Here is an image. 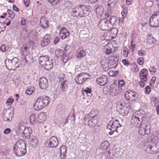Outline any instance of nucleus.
<instances>
[{
  "label": "nucleus",
  "instance_id": "9",
  "mask_svg": "<svg viewBox=\"0 0 159 159\" xmlns=\"http://www.w3.org/2000/svg\"><path fill=\"white\" fill-rule=\"evenodd\" d=\"M105 16L109 23L111 25V27L115 24L117 20V18L116 16L112 15L111 11H108L107 13H105Z\"/></svg>",
  "mask_w": 159,
  "mask_h": 159
},
{
  "label": "nucleus",
  "instance_id": "59",
  "mask_svg": "<svg viewBox=\"0 0 159 159\" xmlns=\"http://www.w3.org/2000/svg\"><path fill=\"white\" fill-rule=\"evenodd\" d=\"M112 48H107L106 49L105 53L109 55L112 53Z\"/></svg>",
  "mask_w": 159,
  "mask_h": 159
},
{
  "label": "nucleus",
  "instance_id": "16",
  "mask_svg": "<svg viewBox=\"0 0 159 159\" xmlns=\"http://www.w3.org/2000/svg\"><path fill=\"white\" fill-rule=\"evenodd\" d=\"M97 82L100 85H104L109 82L108 77L104 75H102L100 77L96 80Z\"/></svg>",
  "mask_w": 159,
  "mask_h": 159
},
{
  "label": "nucleus",
  "instance_id": "54",
  "mask_svg": "<svg viewBox=\"0 0 159 159\" xmlns=\"http://www.w3.org/2000/svg\"><path fill=\"white\" fill-rule=\"evenodd\" d=\"M83 77H84V79L85 80L90 78V75L85 73H82Z\"/></svg>",
  "mask_w": 159,
  "mask_h": 159
},
{
  "label": "nucleus",
  "instance_id": "15",
  "mask_svg": "<svg viewBox=\"0 0 159 159\" xmlns=\"http://www.w3.org/2000/svg\"><path fill=\"white\" fill-rule=\"evenodd\" d=\"M117 109L118 111L122 116L126 115L129 113V111L128 110V108L126 107L123 106L121 103L118 106Z\"/></svg>",
  "mask_w": 159,
  "mask_h": 159
},
{
  "label": "nucleus",
  "instance_id": "61",
  "mask_svg": "<svg viewBox=\"0 0 159 159\" xmlns=\"http://www.w3.org/2000/svg\"><path fill=\"white\" fill-rule=\"evenodd\" d=\"M125 82L123 80H120L118 81V84L120 86L122 87L125 84Z\"/></svg>",
  "mask_w": 159,
  "mask_h": 159
},
{
  "label": "nucleus",
  "instance_id": "55",
  "mask_svg": "<svg viewBox=\"0 0 159 159\" xmlns=\"http://www.w3.org/2000/svg\"><path fill=\"white\" fill-rule=\"evenodd\" d=\"M111 33H113L114 35H116L118 33V30L116 28H113L111 29Z\"/></svg>",
  "mask_w": 159,
  "mask_h": 159
},
{
  "label": "nucleus",
  "instance_id": "56",
  "mask_svg": "<svg viewBox=\"0 0 159 159\" xmlns=\"http://www.w3.org/2000/svg\"><path fill=\"white\" fill-rule=\"evenodd\" d=\"M156 77L155 76H153L151 80L150 83L149 84L150 85L152 86V85H153L155 83V81L156 80Z\"/></svg>",
  "mask_w": 159,
  "mask_h": 159
},
{
  "label": "nucleus",
  "instance_id": "7",
  "mask_svg": "<svg viewBox=\"0 0 159 159\" xmlns=\"http://www.w3.org/2000/svg\"><path fill=\"white\" fill-rule=\"evenodd\" d=\"M139 129V133L140 135H144L145 134L148 135L150 132V127L147 123H142Z\"/></svg>",
  "mask_w": 159,
  "mask_h": 159
},
{
  "label": "nucleus",
  "instance_id": "49",
  "mask_svg": "<svg viewBox=\"0 0 159 159\" xmlns=\"http://www.w3.org/2000/svg\"><path fill=\"white\" fill-rule=\"evenodd\" d=\"M129 50L126 48H125L123 50V55L125 57L128 56L129 53Z\"/></svg>",
  "mask_w": 159,
  "mask_h": 159
},
{
  "label": "nucleus",
  "instance_id": "47",
  "mask_svg": "<svg viewBox=\"0 0 159 159\" xmlns=\"http://www.w3.org/2000/svg\"><path fill=\"white\" fill-rule=\"evenodd\" d=\"M2 146H1L0 147V153L2 155L5 156L7 154V152L5 149H2Z\"/></svg>",
  "mask_w": 159,
  "mask_h": 159
},
{
  "label": "nucleus",
  "instance_id": "51",
  "mask_svg": "<svg viewBox=\"0 0 159 159\" xmlns=\"http://www.w3.org/2000/svg\"><path fill=\"white\" fill-rule=\"evenodd\" d=\"M138 63L140 65H142L144 63L143 58L142 57H139L137 60Z\"/></svg>",
  "mask_w": 159,
  "mask_h": 159
},
{
  "label": "nucleus",
  "instance_id": "27",
  "mask_svg": "<svg viewBox=\"0 0 159 159\" xmlns=\"http://www.w3.org/2000/svg\"><path fill=\"white\" fill-rule=\"evenodd\" d=\"M19 60V59L17 57H15L12 60H9V63L8 64H6V66H8L11 67H12L18 62Z\"/></svg>",
  "mask_w": 159,
  "mask_h": 159
},
{
  "label": "nucleus",
  "instance_id": "14",
  "mask_svg": "<svg viewBox=\"0 0 159 159\" xmlns=\"http://www.w3.org/2000/svg\"><path fill=\"white\" fill-rule=\"evenodd\" d=\"M109 61L107 67H105V70H107L109 69L115 68L118 64V60L117 58H112L109 60Z\"/></svg>",
  "mask_w": 159,
  "mask_h": 159
},
{
  "label": "nucleus",
  "instance_id": "2",
  "mask_svg": "<svg viewBox=\"0 0 159 159\" xmlns=\"http://www.w3.org/2000/svg\"><path fill=\"white\" fill-rule=\"evenodd\" d=\"M39 62L45 69L48 70L53 66L52 59L48 56H41L39 59Z\"/></svg>",
  "mask_w": 159,
  "mask_h": 159
},
{
  "label": "nucleus",
  "instance_id": "34",
  "mask_svg": "<svg viewBox=\"0 0 159 159\" xmlns=\"http://www.w3.org/2000/svg\"><path fill=\"white\" fill-rule=\"evenodd\" d=\"M116 2V0H109L107 5L108 11L111 10V9L114 7Z\"/></svg>",
  "mask_w": 159,
  "mask_h": 159
},
{
  "label": "nucleus",
  "instance_id": "63",
  "mask_svg": "<svg viewBox=\"0 0 159 159\" xmlns=\"http://www.w3.org/2000/svg\"><path fill=\"white\" fill-rule=\"evenodd\" d=\"M11 129L9 128L5 129L4 131V133L5 134H8L11 132Z\"/></svg>",
  "mask_w": 159,
  "mask_h": 159
},
{
  "label": "nucleus",
  "instance_id": "25",
  "mask_svg": "<svg viewBox=\"0 0 159 159\" xmlns=\"http://www.w3.org/2000/svg\"><path fill=\"white\" fill-rule=\"evenodd\" d=\"M98 121V119L90 118L88 120V124L90 127H93L97 124Z\"/></svg>",
  "mask_w": 159,
  "mask_h": 159
},
{
  "label": "nucleus",
  "instance_id": "44",
  "mask_svg": "<svg viewBox=\"0 0 159 159\" xmlns=\"http://www.w3.org/2000/svg\"><path fill=\"white\" fill-rule=\"evenodd\" d=\"M7 12L9 15V17L10 18H13L15 15V12L11 10H8Z\"/></svg>",
  "mask_w": 159,
  "mask_h": 159
},
{
  "label": "nucleus",
  "instance_id": "53",
  "mask_svg": "<svg viewBox=\"0 0 159 159\" xmlns=\"http://www.w3.org/2000/svg\"><path fill=\"white\" fill-rule=\"evenodd\" d=\"M133 70L134 72H137L139 70V68L136 64H134L132 65Z\"/></svg>",
  "mask_w": 159,
  "mask_h": 159
},
{
  "label": "nucleus",
  "instance_id": "1",
  "mask_svg": "<svg viewBox=\"0 0 159 159\" xmlns=\"http://www.w3.org/2000/svg\"><path fill=\"white\" fill-rule=\"evenodd\" d=\"M14 154L18 157L24 156L26 152V143L22 140L18 141L14 145L13 148Z\"/></svg>",
  "mask_w": 159,
  "mask_h": 159
},
{
  "label": "nucleus",
  "instance_id": "35",
  "mask_svg": "<svg viewBox=\"0 0 159 159\" xmlns=\"http://www.w3.org/2000/svg\"><path fill=\"white\" fill-rule=\"evenodd\" d=\"M109 145V143L108 141H104L101 143L100 148L103 151H105L107 149Z\"/></svg>",
  "mask_w": 159,
  "mask_h": 159
},
{
  "label": "nucleus",
  "instance_id": "45",
  "mask_svg": "<svg viewBox=\"0 0 159 159\" xmlns=\"http://www.w3.org/2000/svg\"><path fill=\"white\" fill-rule=\"evenodd\" d=\"M86 52L84 51H81L77 57L78 58H80L85 56Z\"/></svg>",
  "mask_w": 159,
  "mask_h": 159
},
{
  "label": "nucleus",
  "instance_id": "26",
  "mask_svg": "<svg viewBox=\"0 0 159 159\" xmlns=\"http://www.w3.org/2000/svg\"><path fill=\"white\" fill-rule=\"evenodd\" d=\"M82 9L84 12V14L85 16L88 15L89 13L92 10V7L89 5L81 6Z\"/></svg>",
  "mask_w": 159,
  "mask_h": 159
},
{
  "label": "nucleus",
  "instance_id": "17",
  "mask_svg": "<svg viewBox=\"0 0 159 159\" xmlns=\"http://www.w3.org/2000/svg\"><path fill=\"white\" fill-rule=\"evenodd\" d=\"M39 84L40 88L43 89H46L48 85V80L44 77H42L40 78Z\"/></svg>",
  "mask_w": 159,
  "mask_h": 159
},
{
  "label": "nucleus",
  "instance_id": "62",
  "mask_svg": "<svg viewBox=\"0 0 159 159\" xmlns=\"http://www.w3.org/2000/svg\"><path fill=\"white\" fill-rule=\"evenodd\" d=\"M138 54L140 56H143V55H145L146 53L144 50H139L138 51Z\"/></svg>",
  "mask_w": 159,
  "mask_h": 159
},
{
  "label": "nucleus",
  "instance_id": "42",
  "mask_svg": "<svg viewBox=\"0 0 159 159\" xmlns=\"http://www.w3.org/2000/svg\"><path fill=\"white\" fill-rule=\"evenodd\" d=\"M14 101V99L11 96L7 99L6 103L7 105L10 106L13 102Z\"/></svg>",
  "mask_w": 159,
  "mask_h": 159
},
{
  "label": "nucleus",
  "instance_id": "60",
  "mask_svg": "<svg viewBox=\"0 0 159 159\" xmlns=\"http://www.w3.org/2000/svg\"><path fill=\"white\" fill-rule=\"evenodd\" d=\"M107 127L108 128L109 126L111 127V128H113L114 126V121L113 120H111L110 121L109 123L107 125Z\"/></svg>",
  "mask_w": 159,
  "mask_h": 159
},
{
  "label": "nucleus",
  "instance_id": "30",
  "mask_svg": "<svg viewBox=\"0 0 159 159\" xmlns=\"http://www.w3.org/2000/svg\"><path fill=\"white\" fill-rule=\"evenodd\" d=\"M88 30H85L81 31L80 33V37L83 39H86L89 37Z\"/></svg>",
  "mask_w": 159,
  "mask_h": 159
},
{
  "label": "nucleus",
  "instance_id": "3",
  "mask_svg": "<svg viewBox=\"0 0 159 159\" xmlns=\"http://www.w3.org/2000/svg\"><path fill=\"white\" fill-rule=\"evenodd\" d=\"M13 109V108L10 107L4 110L2 116L3 121L7 122L11 121L14 114Z\"/></svg>",
  "mask_w": 159,
  "mask_h": 159
},
{
  "label": "nucleus",
  "instance_id": "33",
  "mask_svg": "<svg viewBox=\"0 0 159 159\" xmlns=\"http://www.w3.org/2000/svg\"><path fill=\"white\" fill-rule=\"evenodd\" d=\"M41 97L42 100H43V103H44L43 104L44 105V106L46 107L48 106L50 100V98L47 96Z\"/></svg>",
  "mask_w": 159,
  "mask_h": 159
},
{
  "label": "nucleus",
  "instance_id": "58",
  "mask_svg": "<svg viewBox=\"0 0 159 159\" xmlns=\"http://www.w3.org/2000/svg\"><path fill=\"white\" fill-rule=\"evenodd\" d=\"M85 92L86 94L90 93L91 92V89L89 88H86V89H84L83 92Z\"/></svg>",
  "mask_w": 159,
  "mask_h": 159
},
{
  "label": "nucleus",
  "instance_id": "36",
  "mask_svg": "<svg viewBox=\"0 0 159 159\" xmlns=\"http://www.w3.org/2000/svg\"><path fill=\"white\" fill-rule=\"evenodd\" d=\"M156 41L155 39L151 36L149 35L146 39V42L149 44L153 43Z\"/></svg>",
  "mask_w": 159,
  "mask_h": 159
},
{
  "label": "nucleus",
  "instance_id": "39",
  "mask_svg": "<svg viewBox=\"0 0 159 159\" xmlns=\"http://www.w3.org/2000/svg\"><path fill=\"white\" fill-rule=\"evenodd\" d=\"M64 51L65 53L64 54H63V55H62L61 58V60H62L63 61L64 63H66L69 57L68 54L66 53V50H65Z\"/></svg>",
  "mask_w": 159,
  "mask_h": 159
},
{
  "label": "nucleus",
  "instance_id": "28",
  "mask_svg": "<svg viewBox=\"0 0 159 159\" xmlns=\"http://www.w3.org/2000/svg\"><path fill=\"white\" fill-rule=\"evenodd\" d=\"M46 114L44 112H41L40 113L37 118V120L39 122L45 120L46 119Z\"/></svg>",
  "mask_w": 159,
  "mask_h": 159
},
{
  "label": "nucleus",
  "instance_id": "52",
  "mask_svg": "<svg viewBox=\"0 0 159 159\" xmlns=\"http://www.w3.org/2000/svg\"><path fill=\"white\" fill-rule=\"evenodd\" d=\"M149 70L151 74L154 75L156 71V69L154 66H151L149 68Z\"/></svg>",
  "mask_w": 159,
  "mask_h": 159
},
{
  "label": "nucleus",
  "instance_id": "46",
  "mask_svg": "<svg viewBox=\"0 0 159 159\" xmlns=\"http://www.w3.org/2000/svg\"><path fill=\"white\" fill-rule=\"evenodd\" d=\"M147 75H141L140 74V78L143 81H144V82H146L147 80Z\"/></svg>",
  "mask_w": 159,
  "mask_h": 159
},
{
  "label": "nucleus",
  "instance_id": "24",
  "mask_svg": "<svg viewBox=\"0 0 159 159\" xmlns=\"http://www.w3.org/2000/svg\"><path fill=\"white\" fill-rule=\"evenodd\" d=\"M84 78V77H83L81 73L78 75V76L75 78V80L77 84H81L85 80Z\"/></svg>",
  "mask_w": 159,
  "mask_h": 159
},
{
  "label": "nucleus",
  "instance_id": "10",
  "mask_svg": "<svg viewBox=\"0 0 159 159\" xmlns=\"http://www.w3.org/2000/svg\"><path fill=\"white\" fill-rule=\"evenodd\" d=\"M94 8L96 13L97 17L98 19H100L104 13V7L103 5L101 3L96 4L94 7Z\"/></svg>",
  "mask_w": 159,
  "mask_h": 159
},
{
  "label": "nucleus",
  "instance_id": "57",
  "mask_svg": "<svg viewBox=\"0 0 159 159\" xmlns=\"http://www.w3.org/2000/svg\"><path fill=\"white\" fill-rule=\"evenodd\" d=\"M145 93L148 94L151 91V88L149 86H147L145 88Z\"/></svg>",
  "mask_w": 159,
  "mask_h": 159
},
{
  "label": "nucleus",
  "instance_id": "6",
  "mask_svg": "<svg viewBox=\"0 0 159 159\" xmlns=\"http://www.w3.org/2000/svg\"><path fill=\"white\" fill-rule=\"evenodd\" d=\"M141 115H139L137 114L136 115H133L131 120V123L137 127H139L141 125V124L143 122V117Z\"/></svg>",
  "mask_w": 159,
  "mask_h": 159
},
{
  "label": "nucleus",
  "instance_id": "20",
  "mask_svg": "<svg viewBox=\"0 0 159 159\" xmlns=\"http://www.w3.org/2000/svg\"><path fill=\"white\" fill-rule=\"evenodd\" d=\"M59 35L61 39H63L69 36V33L65 28L63 27L60 31Z\"/></svg>",
  "mask_w": 159,
  "mask_h": 159
},
{
  "label": "nucleus",
  "instance_id": "8",
  "mask_svg": "<svg viewBox=\"0 0 159 159\" xmlns=\"http://www.w3.org/2000/svg\"><path fill=\"white\" fill-rule=\"evenodd\" d=\"M147 152L150 154H154L159 152V145L155 143H151L147 145L146 148Z\"/></svg>",
  "mask_w": 159,
  "mask_h": 159
},
{
  "label": "nucleus",
  "instance_id": "23",
  "mask_svg": "<svg viewBox=\"0 0 159 159\" xmlns=\"http://www.w3.org/2000/svg\"><path fill=\"white\" fill-rule=\"evenodd\" d=\"M60 155L61 159H64L66 158V147L64 145H62L60 148Z\"/></svg>",
  "mask_w": 159,
  "mask_h": 159
},
{
  "label": "nucleus",
  "instance_id": "31",
  "mask_svg": "<svg viewBox=\"0 0 159 159\" xmlns=\"http://www.w3.org/2000/svg\"><path fill=\"white\" fill-rule=\"evenodd\" d=\"M98 113V111L96 109H93L90 114H89L90 116V118H93L96 119H98L97 114Z\"/></svg>",
  "mask_w": 159,
  "mask_h": 159
},
{
  "label": "nucleus",
  "instance_id": "5",
  "mask_svg": "<svg viewBox=\"0 0 159 159\" xmlns=\"http://www.w3.org/2000/svg\"><path fill=\"white\" fill-rule=\"evenodd\" d=\"M98 26L103 30H110L111 28V25L109 23L106 18L102 19L99 21Z\"/></svg>",
  "mask_w": 159,
  "mask_h": 159
},
{
  "label": "nucleus",
  "instance_id": "19",
  "mask_svg": "<svg viewBox=\"0 0 159 159\" xmlns=\"http://www.w3.org/2000/svg\"><path fill=\"white\" fill-rule=\"evenodd\" d=\"M32 133V130L30 127H25L23 132V136L25 138L29 139L30 137V134Z\"/></svg>",
  "mask_w": 159,
  "mask_h": 159
},
{
  "label": "nucleus",
  "instance_id": "11",
  "mask_svg": "<svg viewBox=\"0 0 159 159\" xmlns=\"http://www.w3.org/2000/svg\"><path fill=\"white\" fill-rule=\"evenodd\" d=\"M48 143V147L49 148H55L58 145L59 142L56 137L52 136L47 141Z\"/></svg>",
  "mask_w": 159,
  "mask_h": 159
},
{
  "label": "nucleus",
  "instance_id": "13",
  "mask_svg": "<svg viewBox=\"0 0 159 159\" xmlns=\"http://www.w3.org/2000/svg\"><path fill=\"white\" fill-rule=\"evenodd\" d=\"M125 97L127 100H134L138 98V94L136 92L132 91H127L125 93Z\"/></svg>",
  "mask_w": 159,
  "mask_h": 159
},
{
  "label": "nucleus",
  "instance_id": "12",
  "mask_svg": "<svg viewBox=\"0 0 159 159\" xmlns=\"http://www.w3.org/2000/svg\"><path fill=\"white\" fill-rule=\"evenodd\" d=\"M42 100L41 97L38 98L36 100L35 103L34 105V108L35 111H39L45 107Z\"/></svg>",
  "mask_w": 159,
  "mask_h": 159
},
{
  "label": "nucleus",
  "instance_id": "22",
  "mask_svg": "<svg viewBox=\"0 0 159 159\" xmlns=\"http://www.w3.org/2000/svg\"><path fill=\"white\" fill-rule=\"evenodd\" d=\"M48 20L44 17H42L40 19V25L44 28H46L48 27Z\"/></svg>",
  "mask_w": 159,
  "mask_h": 159
},
{
  "label": "nucleus",
  "instance_id": "21",
  "mask_svg": "<svg viewBox=\"0 0 159 159\" xmlns=\"http://www.w3.org/2000/svg\"><path fill=\"white\" fill-rule=\"evenodd\" d=\"M81 8V6H76L72 8L71 12V15L73 17H78L80 16V10Z\"/></svg>",
  "mask_w": 159,
  "mask_h": 159
},
{
  "label": "nucleus",
  "instance_id": "18",
  "mask_svg": "<svg viewBox=\"0 0 159 159\" xmlns=\"http://www.w3.org/2000/svg\"><path fill=\"white\" fill-rule=\"evenodd\" d=\"M51 37L50 34H47L43 39L41 43L42 47H44L49 44L50 42Z\"/></svg>",
  "mask_w": 159,
  "mask_h": 159
},
{
  "label": "nucleus",
  "instance_id": "64",
  "mask_svg": "<svg viewBox=\"0 0 159 159\" xmlns=\"http://www.w3.org/2000/svg\"><path fill=\"white\" fill-rule=\"evenodd\" d=\"M122 62L125 65H129L130 64L129 62L125 59H123L122 60Z\"/></svg>",
  "mask_w": 159,
  "mask_h": 159
},
{
  "label": "nucleus",
  "instance_id": "37",
  "mask_svg": "<svg viewBox=\"0 0 159 159\" xmlns=\"http://www.w3.org/2000/svg\"><path fill=\"white\" fill-rule=\"evenodd\" d=\"M25 60L26 62L30 63L33 61V56L31 54H27L25 56Z\"/></svg>",
  "mask_w": 159,
  "mask_h": 159
},
{
  "label": "nucleus",
  "instance_id": "41",
  "mask_svg": "<svg viewBox=\"0 0 159 159\" xmlns=\"http://www.w3.org/2000/svg\"><path fill=\"white\" fill-rule=\"evenodd\" d=\"M48 1L50 2L52 6H55L58 4L60 0H48Z\"/></svg>",
  "mask_w": 159,
  "mask_h": 159
},
{
  "label": "nucleus",
  "instance_id": "29",
  "mask_svg": "<svg viewBox=\"0 0 159 159\" xmlns=\"http://www.w3.org/2000/svg\"><path fill=\"white\" fill-rule=\"evenodd\" d=\"M30 144L33 148L35 147L38 143V141L35 136H32L29 142Z\"/></svg>",
  "mask_w": 159,
  "mask_h": 159
},
{
  "label": "nucleus",
  "instance_id": "48",
  "mask_svg": "<svg viewBox=\"0 0 159 159\" xmlns=\"http://www.w3.org/2000/svg\"><path fill=\"white\" fill-rule=\"evenodd\" d=\"M148 71L146 69H143L141 70L140 72V74L148 75Z\"/></svg>",
  "mask_w": 159,
  "mask_h": 159
},
{
  "label": "nucleus",
  "instance_id": "32",
  "mask_svg": "<svg viewBox=\"0 0 159 159\" xmlns=\"http://www.w3.org/2000/svg\"><path fill=\"white\" fill-rule=\"evenodd\" d=\"M68 83L66 80H65L60 85V88L62 91H66L68 87Z\"/></svg>",
  "mask_w": 159,
  "mask_h": 159
},
{
  "label": "nucleus",
  "instance_id": "40",
  "mask_svg": "<svg viewBox=\"0 0 159 159\" xmlns=\"http://www.w3.org/2000/svg\"><path fill=\"white\" fill-rule=\"evenodd\" d=\"M34 91V88L33 87L28 88L26 90L25 93L28 95H31Z\"/></svg>",
  "mask_w": 159,
  "mask_h": 159
},
{
  "label": "nucleus",
  "instance_id": "50",
  "mask_svg": "<svg viewBox=\"0 0 159 159\" xmlns=\"http://www.w3.org/2000/svg\"><path fill=\"white\" fill-rule=\"evenodd\" d=\"M35 115L34 114H33L30 116V123H33L35 122Z\"/></svg>",
  "mask_w": 159,
  "mask_h": 159
},
{
  "label": "nucleus",
  "instance_id": "4",
  "mask_svg": "<svg viewBox=\"0 0 159 159\" xmlns=\"http://www.w3.org/2000/svg\"><path fill=\"white\" fill-rule=\"evenodd\" d=\"M149 23L151 27L159 26V11L152 15L150 19Z\"/></svg>",
  "mask_w": 159,
  "mask_h": 159
},
{
  "label": "nucleus",
  "instance_id": "38",
  "mask_svg": "<svg viewBox=\"0 0 159 159\" xmlns=\"http://www.w3.org/2000/svg\"><path fill=\"white\" fill-rule=\"evenodd\" d=\"M55 53L57 57H61L63 54H64L65 51L62 49H57L56 50Z\"/></svg>",
  "mask_w": 159,
  "mask_h": 159
},
{
  "label": "nucleus",
  "instance_id": "43",
  "mask_svg": "<svg viewBox=\"0 0 159 159\" xmlns=\"http://www.w3.org/2000/svg\"><path fill=\"white\" fill-rule=\"evenodd\" d=\"M114 125L115 129H117L121 127V125L119 122V121L117 120H115V121H114Z\"/></svg>",
  "mask_w": 159,
  "mask_h": 159
}]
</instances>
